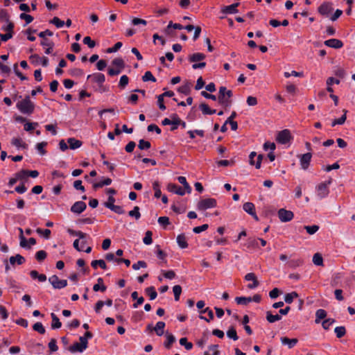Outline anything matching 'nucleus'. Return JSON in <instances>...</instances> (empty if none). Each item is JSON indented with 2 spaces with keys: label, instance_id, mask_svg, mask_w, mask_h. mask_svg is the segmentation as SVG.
<instances>
[{
  "label": "nucleus",
  "instance_id": "f257e3e1",
  "mask_svg": "<svg viewBox=\"0 0 355 355\" xmlns=\"http://www.w3.org/2000/svg\"><path fill=\"white\" fill-rule=\"evenodd\" d=\"M16 107L21 114L31 115L34 112L35 105L29 96H26L17 101Z\"/></svg>",
  "mask_w": 355,
  "mask_h": 355
},
{
  "label": "nucleus",
  "instance_id": "f03ea898",
  "mask_svg": "<svg viewBox=\"0 0 355 355\" xmlns=\"http://www.w3.org/2000/svg\"><path fill=\"white\" fill-rule=\"evenodd\" d=\"M233 94L232 90L227 89L225 87H220L217 97L218 103L224 107H229L232 105L231 98Z\"/></svg>",
  "mask_w": 355,
  "mask_h": 355
},
{
  "label": "nucleus",
  "instance_id": "7ed1b4c3",
  "mask_svg": "<svg viewBox=\"0 0 355 355\" xmlns=\"http://www.w3.org/2000/svg\"><path fill=\"white\" fill-rule=\"evenodd\" d=\"M331 179L329 180L328 181L321 182L316 187V194L319 198H324L329 195V186L331 184Z\"/></svg>",
  "mask_w": 355,
  "mask_h": 355
},
{
  "label": "nucleus",
  "instance_id": "20e7f679",
  "mask_svg": "<svg viewBox=\"0 0 355 355\" xmlns=\"http://www.w3.org/2000/svg\"><path fill=\"white\" fill-rule=\"evenodd\" d=\"M217 205L216 200L211 198L201 199L198 205L197 209L200 211H205L208 209L216 207Z\"/></svg>",
  "mask_w": 355,
  "mask_h": 355
},
{
  "label": "nucleus",
  "instance_id": "39448f33",
  "mask_svg": "<svg viewBox=\"0 0 355 355\" xmlns=\"http://www.w3.org/2000/svg\"><path fill=\"white\" fill-rule=\"evenodd\" d=\"M80 343H75L71 345L68 350L71 353L83 352L88 347V343H86L85 338L79 339Z\"/></svg>",
  "mask_w": 355,
  "mask_h": 355
},
{
  "label": "nucleus",
  "instance_id": "423d86ee",
  "mask_svg": "<svg viewBox=\"0 0 355 355\" xmlns=\"http://www.w3.org/2000/svg\"><path fill=\"white\" fill-rule=\"evenodd\" d=\"M49 281L55 289H61L67 286V281L60 279L57 275H52L49 278Z\"/></svg>",
  "mask_w": 355,
  "mask_h": 355
},
{
  "label": "nucleus",
  "instance_id": "0eeeda50",
  "mask_svg": "<svg viewBox=\"0 0 355 355\" xmlns=\"http://www.w3.org/2000/svg\"><path fill=\"white\" fill-rule=\"evenodd\" d=\"M277 214L280 221L283 223L289 222L292 220L294 217L293 211L283 208L279 209Z\"/></svg>",
  "mask_w": 355,
  "mask_h": 355
},
{
  "label": "nucleus",
  "instance_id": "6e6552de",
  "mask_svg": "<svg viewBox=\"0 0 355 355\" xmlns=\"http://www.w3.org/2000/svg\"><path fill=\"white\" fill-rule=\"evenodd\" d=\"M291 139V135L290 130L285 129L278 132L276 140L279 144H286L290 141Z\"/></svg>",
  "mask_w": 355,
  "mask_h": 355
},
{
  "label": "nucleus",
  "instance_id": "1a4fd4ad",
  "mask_svg": "<svg viewBox=\"0 0 355 355\" xmlns=\"http://www.w3.org/2000/svg\"><path fill=\"white\" fill-rule=\"evenodd\" d=\"M263 155H257L256 152H251L249 155V162L252 166H254L256 168L259 169L261 168V162L263 159Z\"/></svg>",
  "mask_w": 355,
  "mask_h": 355
},
{
  "label": "nucleus",
  "instance_id": "9d476101",
  "mask_svg": "<svg viewBox=\"0 0 355 355\" xmlns=\"http://www.w3.org/2000/svg\"><path fill=\"white\" fill-rule=\"evenodd\" d=\"M333 10V6L331 2H323L318 8V12L325 17H328L329 15Z\"/></svg>",
  "mask_w": 355,
  "mask_h": 355
},
{
  "label": "nucleus",
  "instance_id": "9b49d317",
  "mask_svg": "<svg viewBox=\"0 0 355 355\" xmlns=\"http://www.w3.org/2000/svg\"><path fill=\"white\" fill-rule=\"evenodd\" d=\"M19 231L20 232L19 239H20V246L21 248H30L31 245H34L36 243V240L34 238H30L28 241L24 237L23 234V230L21 228H19Z\"/></svg>",
  "mask_w": 355,
  "mask_h": 355
},
{
  "label": "nucleus",
  "instance_id": "f8f14e48",
  "mask_svg": "<svg viewBox=\"0 0 355 355\" xmlns=\"http://www.w3.org/2000/svg\"><path fill=\"white\" fill-rule=\"evenodd\" d=\"M87 80H90L92 83L97 85L98 84H104L105 81V75L101 73H94L87 76Z\"/></svg>",
  "mask_w": 355,
  "mask_h": 355
},
{
  "label": "nucleus",
  "instance_id": "ddd939ff",
  "mask_svg": "<svg viewBox=\"0 0 355 355\" xmlns=\"http://www.w3.org/2000/svg\"><path fill=\"white\" fill-rule=\"evenodd\" d=\"M243 209L245 212L252 216L256 221L259 220V217L255 211V206L252 202H248L244 203Z\"/></svg>",
  "mask_w": 355,
  "mask_h": 355
},
{
  "label": "nucleus",
  "instance_id": "4468645a",
  "mask_svg": "<svg viewBox=\"0 0 355 355\" xmlns=\"http://www.w3.org/2000/svg\"><path fill=\"white\" fill-rule=\"evenodd\" d=\"M244 279L245 281L252 282V283L248 285V288L250 289L255 288L259 284L255 274L253 272L246 274Z\"/></svg>",
  "mask_w": 355,
  "mask_h": 355
},
{
  "label": "nucleus",
  "instance_id": "2eb2a0df",
  "mask_svg": "<svg viewBox=\"0 0 355 355\" xmlns=\"http://www.w3.org/2000/svg\"><path fill=\"white\" fill-rule=\"evenodd\" d=\"M312 155L310 153H307L300 155V162L302 169L306 170L310 164L311 160Z\"/></svg>",
  "mask_w": 355,
  "mask_h": 355
},
{
  "label": "nucleus",
  "instance_id": "dca6fc26",
  "mask_svg": "<svg viewBox=\"0 0 355 355\" xmlns=\"http://www.w3.org/2000/svg\"><path fill=\"white\" fill-rule=\"evenodd\" d=\"M167 189L168 191L180 196H184L187 193L186 189L173 183H169L167 186Z\"/></svg>",
  "mask_w": 355,
  "mask_h": 355
},
{
  "label": "nucleus",
  "instance_id": "f3484780",
  "mask_svg": "<svg viewBox=\"0 0 355 355\" xmlns=\"http://www.w3.org/2000/svg\"><path fill=\"white\" fill-rule=\"evenodd\" d=\"M87 205L83 201L76 202L71 207V211L80 214L85 210Z\"/></svg>",
  "mask_w": 355,
  "mask_h": 355
},
{
  "label": "nucleus",
  "instance_id": "a211bd4d",
  "mask_svg": "<svg viewBox=\"0 0 355 355\" xmlns=\"http://www.w3.org/2000/svg\"><path fill=\"white\" fill-rule=\"evenodd\" d=\"M324 44L325 46H327L328 47H331V48H334V49H340L343 46V42L341 40H340L338 39H335V38L325 40Z\"/></svg>",
  "mask_w": 355,
  "mask_h": 355
},
{
  "label": "nucleus",
  "instance_id": "6ab92c4d",
  "mask_svg": "<svg viewBox=\"0 0 355 355\" xmlns=\"http://www.w3.org/2000/svg\"><path fill=\"white\" fill-rule=\"evenodd\" d=\"M282 344L287 345L289 349L294 347L298 342L297 338H289L287 337H282L280 338Z\"/></svg>",
  "mask_w": 355,
  "mask_h": 355
},
{
  "label": "nucleus",
  "instance_id": "aec40b11",
  "mask_svg": "<svg viewBox=\"0 0 355 355\" xmlns=\"http://www.w3.org/2000/svg\"><path fill=\"white\" fill-rule=\"evenodd\" d=\"M41 45L43 46V48L45 49V53L46 54H51L53 51L54 44L53 42L44 39L41 42Z\"/></svg>",
  "mask_w": 355,
  "mask_h": 355
},
{
  "label": "nucleus",
  "instance_id": "412c9836",
  "mask_svg": "<svg viewBox=\"0 0 355 355\" xmlns=\"http://www.w3.org/2000/svg\"><path fill=\"white\" fill-rule=\"evenodd\" d=\"M25 258L21 254H16L15 256H12L9 259V263L12 266H15L16 263L18 265H21L25 262Z\"/></svg>",
  "mask_w": 355,
  "mask_h": 355
},
{
  "label": "nucleus",
  "instance_id": "4be33fe9",
  "mask_svg": "<svg viewBox=\"0 0 355 355\" xmlns=\"http://www.w3.org/2000/svg\"><path fill=\"white\" fill-rule=\"evenodd\" d=\"M239 3H235L230 6H224L222 8V12L225 14H234L238 12L237 7Z\"/></svg>",
  "mask_w": 355,
  "mask_h": 355
},
{
  "label": "nucleus",
  "instance_id": "5701e85b",
  "mask_svg": "<svg viewBox=\"0 0 355 355\" xmlns=\"http://www.w3.org/2000/svg\"><path fill=\"white\" fill-rule=\"evenodd\" d=\"M67 144L69 145V148L72 150L80 148L83 144L81 141L73 137L69 138L67 139Z\"/></svg>",
  "mask_w": 355,
  "mask_h": 355
},
{
  "label": "nucleus",
  "instance_id": "b1692460",
  "mask_svg": "<svg viewBox=\"0 0 355 355\" xmlns=\"http://www.w3.org/2000/svg\"><path fill=\"white\" fill-rule=\"evenodd\" d=\"M30 276L33 279H37L40 282H44L46 280V276L44 274H39L36 270H31Z\"/></svg>",
  "mask_w": 355,
  "mask_h": 355
},
{
  "label": "nucleus",
  "instance_id": "393cba45",
  "mask_svg": "<svg viewBox=\"0 0 355 355\" xmlns=\"http://www.w3.org/2000/svg\"><path fill=\"white\" fill-rule=\"evenodd\" d=\"M177 243L180 248L184 249L188 247V243L187 237L184 234H179L177 236Z\"/></svg>",
  "mask_w": 355,
  "mask_h": 355
},
{
  "label": "nucleus",
  "instance_id": "a878e982",
  "mask_svg": "<svg viewBox=\"0 0 355 355\" xmlns=\"http://www.w3.org/2000/svg\"><path fill=\"white\" fill-rule=\"evenodd\" d=\"M98 283L94 284L93 286V290L96 292L101 291L105 292L107 289V287L103 284V280L101 277H99L97 279Z\"/></svg>",
  "mask_w": 355,
  "mask_h": 355
},
{
  "label": "nucleus",
  "instance_id": "bb28decb",
  "mask_svg": "<svg viewBox=\"0 0 355 355\" xmlns=\"http://www.w3.org/2000/svg\"><path fill=\"white\" fill-rule=\"evenodd\" d=\"M205 55L202 53H195L191 55L189 58V60L191 62H197L198 61L203 60L205 58Z\"/></svg>",
  "mask_w": 355,
  "mask_h": 355
},
{
  "label": "nucleus",
  "instance_id": "cd10ccee",
  "mask_svg": "<svg viewBox=\"0 0 355 355\" xmlns=\"http://www.w3.org/2000/svg\"><path fill=\"white\" fill-rule=\"evenodd\" d=\"M112 182V180L110 178H104L103 180L99 181L98 182L95 183L94 184V188L97 189V188H101L104 186H108V185L111 184Z\"/></svg>",
  "mask_w": 355,
  "mask_h": 355
},
{
  "label": "nucleus",
  "instance_id": "c85d7f7f",
  "mask_svg": "<svg viewBox=\"0 0 355 355\" xmlns=\"http://www.w3.org/2000/svg\"><path fill=\"white\" fill-rule=\"evenodd\" d=\"M282 319V316L279 314H276V315H272L271 313V312L270 311H267L266 312V320L270 322V323H273V322H275L277 321H279Z\"/></svg>",
  "mask_w": 355,
  "mask_h": 355
},
{
  "label": "nucleus",
  "instance_id": "c756f323",
  "mask_svg": "<svg viewBox=\"0 0 355 355\" xmlns=\"http://www.w3.org/2000/svg\"><path fill=\"white\" fill-rule=\"evenodd\" d=\"M51 318H52V323H51V327L52 329H59L62 326V323L60 322L59 318L58 316L54 313H52L51 314Z\"/></svg>",
  "mask_w": 355,
  "mask_h": 355
},
{
  "label": "nucleus",
  "instance_id": "7c9ffc66",
  "mask_svg": "<svg viewBox=\"0 0 355 355\" xmlns=\"http://www.w3.org/2000/svg\"><path fill=\"white\" fill-rule=\"evenodd\" d=\"M91 266L94 269H96L98 266L101 267L102 269H107V265L104 260L99 259V260H94L91 263Z\"/></svg>",
  "mask_w": 355,
  "mask_h": 355
},
{
  "label": "nucleus",
  "instance_id": "2f4dec72",
  "mask_svg": "<svg viewBox=\"0 0 355 355\" xmlns=\"http://www.w3.org/2000/svg\"><path fill=\"white\" fill-rule=\"evenodd\" d=\"M164 327H165V323L164 322L159 321V322H157V324L154 328V330L156 332L157 336H160L163 335Z\"/></svg>",
  "mask_w": 355,
  "mask_h": 355
},
{
  "label": "nucleus",
  "instance_id": "473e14b6",
  "mask_svg": "<svg viewBox=\"0 0 355 355\" xmlns=\"http://www.w3.org/2000/svg\"><path fill=\"white\" fill-rule=\"evenodd\" d=\"M200 109L204 114H214L216 112V110H211L206 103L200 105Z\"/></svg>",
  "mask_w": 355,
  "mask_h": 355
},
{
  "label": "nucleus",
  "instance_id": "72a5a7b5",
  "mask_svg": "<svg viewBox=\"0 0 355 355\" xmlns=\"http://www.w3.org/2000/svg\"><path fill=\"white\" fill-rule=\"evenodd\" d=\"M327 316V312L325 310L320 309L316 311L315 313V323H319L321 320L324 319Z\"/></svg>",
  "mask_w": 355,
  "mask_h": 355
},
{
  "label": "nucleus",
  "instance_id": "f704fd0d",
  "mask_svg": "<svg viewBox=\"0 0 355 355\" xmlns=\"http://www.w3.org/2000/svg\"><path fill=\"white\" fill-rule=\"evenodd\" d=\"M178 182L182 184L184 187V189L187 190V193H190L191 192V187L189 186L188 182H187V179L184 176H179L178 178Z\"/></svg>",
  "mask_w": 355,
  "mask_h": 355
},
{
  "label": "nucleus",
  "instance_id": "c9c22d12",
  "mask_svg": "<svg viewBox=\"0 0 355 355\" xmlns=\"http://www.w3.org/2000/svg\"><path fill=\"white\" fill-rule=\"evenodd\" d=\"M11 144L17 148H26V144L21 138L15 137L12 139Z\"/></svg>",
  "mask_w": 355,
  "mask_h": 355
},
{
  "label": "nucleus",
  "instance_id": "e433bc0d",
  "mask_svg": "<svg viewBox=\"0 0 355 355\" xmlns=\"http://www.w3.org/2000/svg\"><path fill=\"white\" fill-rule=\"evenodd\" d=\"M343 112H344V114L341 117H340L339 119H335L332 121L331 126L334 127L336 125H343L345 122L346 119H347L346 114H347V110H344Z\"/></svg>",
  "mask_w": 355,
  "mask_h": 355
},
{
  "label": "nucleus",
  "instance_id": "4c0bfd02",
  "mask_svg": "<svg viewBox=\"0 0 355 355\" xmlns=\"http://www.w3.org/2000/svg\"><path fill=\"white\" fill-rule=\"evenodd\" d=\"M145 291L146 293L149 296L150 300H155L157 296V293L153 286L146 288Z\"/></svg>",
  "mask_w": 355,
  "mask_h": 355
},
{
  "label": "nucleus",
  "instance_id": "58836bf2",
  "mask_svg": "<svg viewBox=\"0 0 355 355\" xmlns=\"http://www.w3.org/2000/svg\"><path fill=\"white\" fill-rule=\"evenodd\" d=\"M166 340L164 343V347L167 349H170L172 344L175 341V338L173 335L167 334L166 335Z\"/></svg>",
  "mask_w": 355,
  "mask_h": 355
},
{
  "label": "nucleus",
  "instance_id": "ea45409f",
  "mask_svg": "<svg viewBox=\"0 0 355 355\" xmlns=\"http://www.w3.org/2000/svg\"><path fill=\"white\" fill-rule=\"evenodd\" d=\"M298 297V294L293 291L290 293L286 294L284 296L285 302L287 304H291L295 298Z\"/></svg>",
  "mask_w": 355,
  "mask_h": 355
},
{
  "label": "nucleus",
  "instance_id": "a19ab883",
  "mask_svg": "<svg viewBox=\"0 0 355 355\" xmlns=\"http://www.w3.org/2000/svg\"><path fill=\"white\" fill-rule=\"evenodd\" d=\"M248 248H256L259 247L258 238H249L245 244Z\"/></svg>",
  "mask_w": 355,
  "mask_h": 355
},
{
  "label": "nucleus",
  "instance_id": "79ce46f5",
  "mask_svg": "<svg viewBox=\"0 0 355 355\" xmlns=\"http://www.w3.org/2000/svg\"><path fill=\"white\" fill-rule=\"evenodd\" d=\"M153 189L155 191V197L156 198H159L162 196V191L160 189V184L158 181H155L153 183Z\"/></svg>",
  "mask_w": 355,
  "mask_h": 355
},
{
  "label": "nucleus",
  "instance_id": "37998d69",
  "mask_svg": "<svg viewBox=\"0 0 355 355\" xmlns=\"http://www.w3.org/2000/svg\"><path fill=\"white\" fill-rule=\"evenodd\" d=\"M304 228L306 230V232L309 234L313 235L319 230L320 227H319V225H306L304 227Z\"/></svg>",
  "mask_w": 355,
  "mask_h": 355
},
{
  "label": "nucleus",
  "instance_id": "c03bdc74",
  "mask_svg": "<svg viewBox=\"0 0 355 355\" xmlns=\"http://www.w3.org/2000/svg\"><path fill=\"white\" fill-rule=\"evenodd\" d=\"M182 120L178 116L177 114H174L172 116L171 123L173 125L171 128V130H174L178 128V126L180 125Z\"/></svg>",
  "mask_w": 355,
  "mask_h": 355
},
{
  "label": "nucleus",
  "instance_id": "a18cd8bd",
  "mask_svg": "<svg viewBox=\"0 0 355 355\" xmlns=\"http://www.w3.org/2000/svg\"><path fill=\"white\" fill-rule=\"evenodd\" d=\"M235 301L238 304L245 305L252 302V297H236Z\"/></svg>",
  "mask_w": 355,
  "mask_h": 355
},
{
  "label": "nucleus",
  "instance_id": "49530a36",
  "mask_svg": "<svg viewBox=\"0 0 355 355\" xmlns=\"http://www.w3.org/2000/svg\"><path fill=\"white\" fill-rule=\"evenodd\" d=\"M313 262L316 266H323V258L320 253H315L313 257Z\"/></svg>",
  "mask_w": 355,
  "mask_h": 355
},
{
  "label": "nucleus",
  "instance_id": "de8ad7c7",
  "mask_svg": "<svg viewBox=\"0 0 355 355\" xmlns=\"http://www.w3.org/2000/svg\"><path fill=\"white\" fill-rule=\"evenodd\" d=\"M128 215L130 217H134L136 220H139L141 217V214L139 212V207L138 206H135L132 210L128 212Z\"/></svg>",
  "mask_w": 355,
  "mask_h": 355
},
{
  "label": "nucleus",
  "instance_id": "09e8293b",
  "mask_svg": "<svg viewBox=\"0 0 355 355\" xmlns=\"http://www.w3.org/2000/svg\"><path fill=\"white\" fill-rule=\"evenodd\" d=\"M334 332L336 334L337 338H340L345 335L346 329L345 327L339 326L335 328Z\"/></svg>",
  "mask_w": 355,
  "mask_h": 355
},
{
  "label": "nucleus",
  "instance_id": "8fccbe9b",
  "mask_svg": "<svg viewBox=\"0 0 355 355\" xmlns=\"http://www.w3.org/2000/svg\"><path fill=\"white\" fill-rule=\"evenodd\" d=\"M33 329L34 331L40 333V334H44L46 332L45 328L44 327L42 322H40L35 323L33 326Z\"/></svg>",
  "mask_w": 355,
  "mask_h": 355
},
{
  "label": "nucleus",
  "instance_id": "3c124183",
  "mask_svg": "<svg viewBox=\"0 0 355 355\" xmlns=\"http://www.w3.org/2000/svg\"><path fill=\"white\" fill-rule=\"evenodd\" d=\"M36 232L38 234L43 236L46 239H49L51 235V230L49 229L42 230L41 228H37Z\"/></svg>",
  "mask_w": 355,
  "mask_h": 355
},
{
  "label": "nucleus",
  "instance_id": "603ef678",
  "mask_svg": "<svg viewBox=\"0 0 355 355\" xmlns=\"http://www.w3.org/2000/svg\"><path fill=\"white\" fill-rule=\"evenodd\" d=\"M68 232L69 234L72 235V236H78L79 239H83L86 237V234L81 232V231H75L73 230H71V229H69L68 230Z\"/></svg>",
  "mask_w": 355,
  "mask_h": 355
},
{
  "label": "nucleus",
  "instance_id": "864d4df0",
  "mask_svg": "<svg viewBox=\"0 0 355 355\" xmlns=\"http://www.w3.org/2000/svg\"><path fill=\"white\" fill-rule=\"evenodd\" d=\"M112 63L116 69H120L121 71L124 67V62L121 58H115Z\"/></svg>",
  "mask_w": 355,
  "mask_h": 355
},
{
  "label": "nucleus",
  "instance_id": "5fc2aeb1",
  "mask_svg": "<svg viewBox=\"0 0 355 355\" xmlns=\"http://www.w3.org/2000/svg\"><path fill=\"white\" fill-rule=\"evenodd\" d=\"M227 336L228 338L233 339L234 340H237L239 337L236 334V331L234 327L230 328L227 331Z\"/></svg>",
  "mask_w": 355,
  "mask_h": 355
},
{
  "label": "nucleus",
  "instance_id": "6e6d98bb",
  "mask_svg": "<svg viewBox=\"0 0 355 355\" xmlns=\"http://www.w3.org/2000/svg\"><path fill=\"white\" fill-rule=\"evenodd\" d=\"M173 291L174 293L175 300L178 301L180 300V296L182 293V288L180 285H175L173 288Z\"/></svg>",
  "mask_w": 355,
  "mask_h": 355
},
{
  "label": "nucleus",
  "instance_id": "4d7b16f0",
  "mask_svg": "<svg viewBox=\"0 0 355 355\" xmlns=\"http://www.w3.org/2000/svg\"><path fill=\"white\" fill-rule=\"evenodd\" d=\"M151 146V144L149 141H145L144 139H140L139 141L138 147L141 150H147L149 149Z\"/></svg>",
  "mask_w": 355,
  "mask_h": 355
},
{
  "label": "nucleus",
  "instance_id": "13d9d810",
  "mask_svg": "<svg viewBox=\"0 0 355 355\" xmlns=\"http://www.w3.org/2000/svg\"><path fill=\"white\" fill-rule=\"evenodd\" d=\"M129 78L126 75H123L119 80V87L124 89L128 84Z\"/></svg>",
  "mask_w": 355,
  "mask_h": 355
},
{
  "label": "nucleus",
  "instance_id": "bf43d9fd",
  "mask_svg": "<svg viewBox=\"0 0 355 355\" xmlns=\"http://www.w3.org/2000/svg\"><path fill=\"white\" fill-rule=\"evenodd\" d=\"M142 80L144 82L149 80L152 82H156V78L153 76V73L149 71L145 72L144 75L142 77Z\"/></svg>",
  "mask_w": 355,
  "mask_h": 355
},
{
  "label": "nucleus",
  "instance_id": "052dcab7",
  "mask_svg": "<svg viewBox=\"0 0 355 355\" xmlns=\"http://www.w3.org/2000/svg\"><path fill=\"white\" fill-rule=\"evenodd\" d=\"M47 254L44 250H39L35 254V258L38 261H42L46 258Z\"/></svg>",
  "mask_w": 355,
  "mask_h": 355
},
{
  "label": "nucleus",
  "instance_id": "680f3d73",
  "mask_svg": "<svg viewBox=\"0 0 355 355\" xmlns=\"http://www.w3.org/2000/svg\"><path fill=\"white\" fill-rule=\"evenodd\" d=\"M50 22L58 28H62L64 25V22L58 17H54Z\"/></svg>",
  "mask_w": 355,
  "mask_h": 355
},
{
  "label": "nucleus",
  "instance_id": "e2e57ef3",
  "mask_svg": "<svg viewBox=\"0 0 355 355\" xmlns=\"http://www.w3.org/2000/svg\"><path fill=\"white\" fill-rule=\"evenodd\" d=\"M143 242L146 245H150L153 242L152 240V232L150 231H147L145 234V236L143 239Z\"/></svg>",
  "mask_w": 355,
  "mask_h": 355
},
{
  "label": "nucleus",
  "instance_id": "0e129e2a",
  "mask_svg": "<svg viewBox=\"0 0 355 355\" xmlns=\"http://www.w3.org/2000/svg\"><path fill=\"white\" fill-rule=\"evenodd\" d=\"M180 344L184 346L187 350H190L193 347V344L187 341V338H182L180 340Z\"/></svg>",
  "mask_w": 355,
  "mask_h": 355
},
{
  "label": "nucleus",
  "instance_id": "69168bd1",
  "mask_svg": "<svg viewBox=\"0 0 355 355\" xmlns=\"http://www.w3.org/2000/svg\"><path fill=\"white\" fill-rule=\"evenodd\" d=\"M93 87L94 89L99 93H104L108 91V87L104 85L103 84H98L97 85H94Z\"/></svg>",
  "mask_w": 355,
  "mask_h": 355
},
{
  "label": "nucleus",
  "instance_id": "338daca9",
  "mask_svg": "<svg viewBox=\"0 0 355 355\" xmlns=\"http://www.w3.org/2000/svg\"><path fill=\"white\" fill-rule=\"evenodd\" d=\"M37 125H38V123L36 122H35V123L27 122L26 123L24 124V130L27 132H31L33 130H34Z\"/></svg>",
  "mask_w": 355,
  "mask_h": 355
},
{
  "label": "nucleus",
  "instance_id": "774afa93",
  "mask_svg": "<svg viewBox=\"0 0 355 355\" xmlns=\"http://www.w3.org/2000/svg\"><path fill=\"white\" fill-rule=\"evenodd\" d=\"M335 322V320L334 319H331V318H328V319H326L324 320L322 323V327L324 329H329V327Z\"/></svg>",
  "mask_w": 355,
  "mask_h": 355
}]
</instances>
